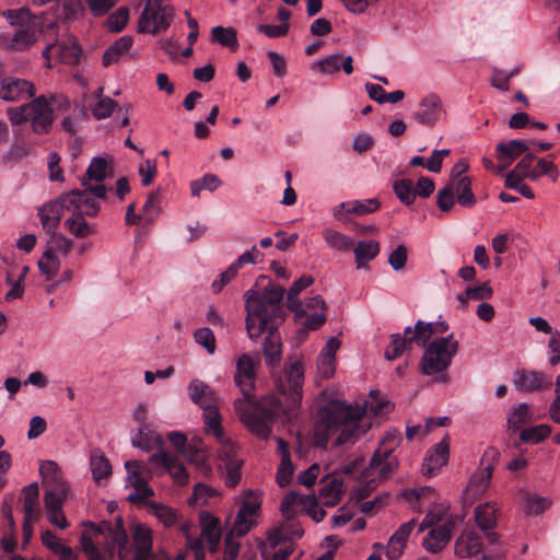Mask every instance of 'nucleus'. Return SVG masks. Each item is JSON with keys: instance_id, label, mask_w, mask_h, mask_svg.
Returning a JSON list of instances; mask_svg holds the SVG:
<instances>
[{"instance_id": "nucleus-1", "label": "nucleus", "mask_w": 560, "mask_h": 560, "mask_svg": "<svg viewBox=\"0 0 560 560\" xmlns=\"http://www.w3.org/2000/svg\"><path fill=\"white\" fill-rule=\"evenodd\" d=\"M257 364L248 354H242L236 362L234 381L240 387L243 398L234 401L235 412L252 433L260 439H268L271 425L281 415H290L296 410L302 401V387L304 369L300 361L291 363L276 382L279 393L285 397V402L275 395L261 398L257 404L250 405Z\"/></svg>"}, {"instance_id": "nucleus-2", "label": "nucleus", "mask_w": 560, "mask_h": 560, "mask_svg": "<svg viewBox=\"0 0 560 560\" xmlns=\"http://www.w3.org/2000/svg\"><path fill=\"white\" fill-rule=\"evenodd\" d=\"M378 394V390H371V400L365 401L364 407L352 406L340 400L330 401L324 406L314 429L316 445L326 447L329 439L335 434H338L335 445L354 444L371 428V423L364 419L368 411L378 416L392 409L388 401L377 400Z\"/></svg>"}, {"instance_id": "nucleus-3", "label": "nucleus", "mask_w": 560, "mask_h": 560, "mask_svg": "<svg viewBox=\"0 0 560 560\" xmlns=\"http://www.w3.org/2000/svg\"><path fill=\"white\" fill-rule=\"evenodd\" d=\"M284 289L269 284L261 293H246V330L249 339H257L268 331L262 342V353L267 366L275 369L282 360V342L277 325L283 320L282 300Z\"/></svg>"}, {"instance_id": "nucleus-4", "label": "nucleus", "mask_w": 560, "mask_h": 560, "mask_svg": "<svg viewBox=\"0 0 560 560\" xmlns=\"http://www.w3.org/2000/svg\"><path fill=\"white\" fill-rule=\"evenodd\" d=\"M399 444V438L387 433L375 450L369 467L363 472V479L371 478L372 481H383L393 476L398 468V459L393 454Z\"/></svg>"}, {"instance_id": "nucleus-5", "label": "nucleus", "mask_w": 560, "mask_h": 560, "mask_svg": "<svg viewBox=\"0 0 560 560\" xmlns=\"http://www.w3.org/2000/svg\"><path fill=\"white\" fill-rule=\"evenodd\" d=\"M458 351V342L453 340V334L436 338L429 342L420 361L421 372L434 375L445 372Z\"/></svg>"}, {"instance_id": "nucleus-6", "label": "nucleus", "mask_w": 560, "mask_h": 560, "mask_svg": "<svg viewBox=\"0 0 560 560\" xmlns=\"http://www.w3.org/2000/svg\"><path fill=\"white\" fill-rule=\"evenodd\" d=\"M174 20V8L168 0H147L138 20V31L145 34L165 32Z\"/></svg>"}, {"instance_id": "nucleus-7", "label": "nucleus", "mask_w": 560, "mask_h": 560, "mask_svg": "<svg viewBox=\"0 0 560 560\" xmlns=\"http://www.w3.org/2000/svg\"><path fill=\"white\" fill-rule=\"evenodd\" d=\"M56 101L57 97L55 95H51L49 101L46 96L40 95L26 103L27 121L31 122L33 132L46 135L50 131L54 122L51 102Z\"/></svg>"}, {"instance_id": "nucleus-8", "label": "nucleus", "mask_w": 560, "mask_h": 560, "mask_svg": "<svg viewBox=\"0 0 560 560\" xmlns=\"http://www.w3.org/2000/svg\"><path fill=\"white\" fill-rule=\"evenodd\" d=\"M125 468L128 471L127 485L133 488L129 493L127 500L133 504H142L148 498L154 495L153 489L148 485L147 480L141 474L144 464L140 460H128L125 463Z\"/></svg>"}, {"instance_id": "nucleus-9", "label": "nucleus", "mask_w": 560, "mask_h": 560, "mask_svg": "<svg viewBox=\"0 0 560 560\" xmlns=\"http://www.w3.org/2000/svg\"><path fill=\"white\" fill-rule=\"evenodd\" d=\"M55 54L58 61L68 66H77L80 62L82 48L79 43L71 38L68 42L56 40L48 44L42 52L46 60V67L51 68L50 55Z\"/></svg>"}, {"instance_id": "nucleus-10", "label": "nucleus", "mask_w": 560, "mask_h": 560, "mask_svg": "<svg viewBox=\"0 0 560 560\" xmlns=\"http://www.w3.org/2000/svg\"><path fill=\"white\" fill-rule=\"evenodd\" d=\"M34 95V84L25 79L7 77L0 80V100L4 102H21Z\"/></svg>"}, {"instance_id": "nucleus-11", "label": "nucleus", "mask_w": 560, "mask_h": 560, "mask_svg": "<svg viewBox=\"0 0 560 560\" xmlns=\"http://www.w3.org/2000/svg\"><path fill=\"white\" fill-rule=\"evenodd\" d=\"M82 185L85 187L83 190L74 189L69 194L61 195V199L67 210H73V212H83L84 199L89 194L94 195L96 198L106 197V188L103 184L89 185L85 178H82Z\"/></svg>"}, {"instance_id": "nucleus-12", "label": "nucleus", "mask_w": 560, "mask_h": 560, "mask_svg": "<svg viewBox=\"0 0 560 560\" xmlns=\"http://www.w3.org/2000/svg\"><path fill=\"white\" fill-rule=\"evenodd\" d=\"M448 458L450 439L446 436L428 451L422 464V474L424 476H434L443 466L447 464Z\"/></svg>"}, {"instance_id": "nucleus-13", "label": "nucleus", "mask_w": 560, "mask_h": 560, "mask_svg": "<svg viewBox=\"0 0 560 560\" xmlns=\"http://www.w3.org/2000/svg\"><path fill=\"white\" fill-rule=\"evenodd\" d=\"M513 385L523 392H538L551 385V377L538 371L516 370L513 375Z\"/></svg>"}, {"instance_id": "nucleus-14", "label": "nucleus", "mask_w": 560, "mask_h": 560, "mask_svg": "<svg viewBox=\"0 0 560 560\" xmlns=\"http://www.w3.org/2000/svg\"><path fill=\"white\" fill-rule=\"evenodd\" d=\"M199 522L201 533L197 538H201L202 541L206 539L209 551L215 552L219 548L222 536L220 520L208 512H201L199 514Z\"/></svg>"}, {"instance_id": "nucleus-15", "label": "nucleus", "mask_w": 560, "mask_h": 560, "mask_svg": "<svg viewBox=\"0 0 560 560\" xmlns=\"http://www.w3.org/2000/svg\"><path fill=\"white\" fill-rule=\"evenodd\" d=\"M132 547L135 549L133 557H142L144 560H153V537L152 530L142 523L131 526Z\"/></svg>"}, {"instance_id": "nucleus-16", "label": "nucleus", "mask_w": 560, "mask_h": 560, "mask_svg": "<svg viewBox=\"0 0 560 560\" xmlns=\"http://www.w3.org/2000/svg\"><path fill=\"white\" fill-rule=\"evenodd\" d=\"M455 524L453 521H445L443 524L430 529L423 538V547L431 553H438L445 548L452 537Z\"/></svg>"}, {"instance_id": "nucleus-17", "label": "nucleus", "mask_w": 560, "mask_h": 560, "mask_svg": "<svg viewBox=\"0 0 560 560\" xmlns=\"http://www.w3.org/2000/svg\"><path fill=\"white\" fill-rule=\"evenodd\" d=\"M528 150V145L523 140H511L500 142L497 145V160L499 161L498 172L501 173L508 168L518 156Z\"/></svg>"}, {"instance_id": "nucleus-18", "label": "nucleus", "mask_w": 560, "mask_h": 560, "mask_svg": "<svg viewBox=\"0 0 560 560\" xmlns=\"http://www.w3.org/2000/svg\"><path fill=\"white\" fill-rule=\"evenodd\" d=\"M150 462L155 465L163 466L172 476L173 480L184 486L188 482V472L183 464L177 458L167 452H159L150 457Z\"/></svg>"}, {"instance_id": "nucleus-19", "label": "nucleus", "mask_w": 560, "mask_h": 560, "mask_svg": "<svg viewBox=\"0 0 560 560\" xmlns=\"http://www.w3.org/2000/svg\"><path fill=\"white\" fill-rule=\"evenodd\" d=\"M65 209L66 206L61 197L49 201L38 209L42 226L47 233L56 232Z\"/></svg>"}, {"instance_id": "nucleus-20", "label": "nucleus", "mask_w": 560, "mask_h": 560, "mask_svg": "<svg viewBox=\"0 0 560 560\" xmlns=\"http://www.w3.org/2000/svg\"><path fill=\"white\" fill-rule=\"evenodd\" d=\"M416 526V520L401 524L387 542L386 557L397 560L404 552L409 535Z\"/></svg>"}, {"instance_id": "nucleus-21", "label": "nucleus", "mask_w": 560, "mask_h": 560, "mask_svg": "<svg viewBox=\"0 0 560 560\" xmlns=\"http://www.w3.org/2000/svg\"><path fill=\"white\" fill-rule=\"evenodd\" d=\"M443 114L441 100L435 94L425 96L420 103V110L415 115V118L422 125L433 126L436 124Z\"/></svg>"}, {"instance_id": "nucleus-22", "label": "nucleus", "mask_w": 560, "mask_h": 560, "mask_svg": "<svg viewBox=\"0 0 560 560\" xmlns=\"http://www.w3.org/2000/svg\"><path fill=\"white\" fill-rule=\"evenodd\" d=\"M303 530L301 526L293 520H287L279 527L272 528L268 533V542L271 548H277L281 542L294 540L302 537Z\"/></svg>"}, {"instance_id": "nucleus-23", "label": "nucleus", "mask_w": 560, "mask_h": 560, "mask_svg": "<svg viewBox=\"0 0 560 560\" xmlns=\"http://www.w3.org/2000/svg\"><path fill=\"white\" fill-rule=\"evenodd\" d=\"M24 520L38 521L40 517L38 483H30L22 489Z\"/></svg>"}, {"instance_id": "nucleus-24", "label": "nucleus", "mask_w": 560, "mask_h": 560, "mask_svg": "<svg viewBox=\"0 0 560 560\" xmlns=\"http://www.w3.org/2000/svg\"><path fill=\"white\" fill-rule=\"evenodd\" d=\"M381 207V202L377 198H371L365 200H352L340 203L334 209V215L337 219H342L343 212L352 213L357 215H364L376 211Z\"/></svg>"}, {"instance_id": "nucleus-25", "label": "nucleus", "mask_w": 560, "mask_h": 560, "mask_svg": "<svg viewBox=\"0 0 560 560\" xmlns=\"http://www.w3.org/2000/svg\"><path fill=\"white\" fill-rule=\"evenodd\" d=\"M481 537L475 532H463L455 541V555L459 558H471L481 551Z\"/></svg>"}, {"instance_id": "nucleus-26", "label": "nucleus", "mask_w": 560, "mask_h": 560, "mask_svg": "<svg viewBox=\"0 0 560 560\" xmlns=\"http://www.w3.org/2000/svg\"><path fill=\"white\" fill-rule=\"evenodd\" d=\"M191 400L199 405L203 410L218 405L214 390L205 382L195 380L188 385Z\"/></svg>"}, {"instance_id": "nucleus-27", "label": "nucleus", "mask_w": 560, "mask_h": 560, "mask_svg": "<svg viewBox=\"0 0 560 560\" xmlns=\"http://www.w3.org/2000/svg\"><path fill=\"white\" fill-rule=\"evenodd\" d=\"M499 506L495 502H486L475 508L474 515L477 526L487 532L498 525Z\"/></svg>"}, {"instance_id": "nucleus-28", "label": "nucleus", "mask_w": 560, "mask_h": 560, "mask_svg": "<svg viewBox=\"0 0 560 560\" xmlns=\"http://www.w3.org/2000/svg\"><path fill=\"white\" fill-rule=\"evenodd\" d=\"M133 39L125 35L113 43L103 54V66L109 67L116 63L120 58L127 56L132 47Z\"/></svg>"}, {"instance_id": "nucleus-29", "label": "nucleus", "mask_w": 560, "mask_h": 560, "mask_svg": "<svg viewBox=\"0 0 560 560\" xmlns=\"http://www.w3.org/2000/svg\"><path fill=\"white\" fill-rule=\"evenodd\" d=\"M492 478V474L490 467L481 468L470 477L468 485L466 487V495L471 500L480 497L489 487L490 480Z\"/></svg>"}, {"instance_id": "nucleus-30", "label": "nucleus", "mask_w": 560, "mask_h": 560, "mask_svg": "<svg viewBox=\"0 0 560 560\" xmlns=\"http://www.w3.org/2000/svg\"><path fill=\"white\" fill-rule=\"evenodd\" d=\"M411 335V327L408 326L404 329V336L400 334H393L390 336L392 342L385 350V358L389 361L396 360L402 355L404 352L411 350L412 342L409 338Z\"/></svg>"}, {"instance_id": "nucleus-31", "label": "nucleus", "mask_w": 560, "mask_h": 560, "mask_svg": "<svg viewBox=\"0 0 560 560\" xmlns=\"http://www.w3.org/2000/svg\"><path fill=\"white\" fill-rule=\"evenodd\" d=\"M343 494V481L340 478H331L322 486L318 497L326 506H335L341 501Z\"/></svg>"}, {"instance_id": "nucleus-32", "label": "nucleus", "mask_w": 560, "mask_h": 560, "mask_svg": "<svg viewBox=\"0 0 560 560\" xmlns=\"http://www.w3.org/2000/svg\"><path fill=\"white\" fill-rule=\"evenodd\" d=\"M448 184L452 185L460 206L471 208L476 205L477 199L471 190L470 177L464 176L460 179H448Z\"/></svg>"}, {"instance_id": "nucleus-33", "label": "nucleus", "mask_w": 560, "mask_h": 560, "mask_svg": "<svg viewBox=\"0 0 560 560\" xmlns=\"http://www.w3.org/2000/svg\"><path fill=\"white\" fill-rule=\"evenodd\" d=\"M68 483H59L57 487H47L44 494L45 511L61 510L62 504L68 497Z\"/></svg>"}, {"instance_id": "nucleus-34", "label": "nucleus", "mask_w": 560, "mask_h": 560, "mask_svg": "<svg viewBox=\"0 0 560 560\" xmlns=\"http://www.w3.org/2000/svg\"><path fill=\"white\" fill-rule=\"evenodd\" d=\"M357 268L361 269L373 260L380 253V244L376 241H361L353 248Z\"/></svg>"}, {"instance_id": "nucleus-35", "label": "nucleus", "mask_w": 560, "mask_h": 560, "mask_svg": "<svg viewBox=\"0 0 560 560\" xmlns=\"http://www.w3.org/2000/svg\"><path fill=\"white\" fill-rule=\"evenodd\" d=\"M132 445L144 452H150L154 448L163 446V439L147 428H139L138 434L132 440Z\"/></svg>"}, {"instance_id": "nucleus-36", "label": "nucleus", "mask_w": 560, "mask_h": 560, "mask_svg": "<svg viewBox=\"0 0 560 560\" xmlns=\"http://www.w3.org/2000/svg\"><path fill=\"white\" fill-rule=\"evenodd\" d=\"M326 244L337 252H349L353 247V240L336 230L326 228L322 231Z\"/></svg>"}, {"instance_id": "nucleus-37", "label": "nucleus", "mask_w": 560, "mask_h": 560, "mask_svg": "<svg viewBox=\"0 0 560 560\" xmlns=\"http://www.w3.org/2000/svg\"><path fill=\"white\" fill-rule=\"evenodd\" d=\"M65 225L70 233L78 238H83L95 233V229L84 219L83 212H73V214L65 221Z\"/></svg>"}, {"instance_id": "nucleus-38", "label": "nucleus", "mask_w": 560, "mask_h": 560, "mask_svg": "<svg viewBox=\"0 0 560 560\" xmlns=\"http://www.w3.org/2000/svg\"><path fill=\"white\" fill-rule=\"evenodd\" d=\"M108 537L112 539V545L107 546L108 558L113 557L114 546L119 548V555L121 556V551L126 550L128 545V535L124 528L121 517H117L115 524L110 526Z\"/></svg>"}, {"instance_id": "nucleus-39", "label": "nucleus", "mask_w": 560, "mask_h": 560, "mask_svg": "<svg viewBox=\"0 0 560 560\" xmlns=\"http://www.w3.org/2000/svg\"><path fill=\"white\" fill-rule=\"evenodd\" d=\"M39 474L43 478V485L47 487H57L59 483H67L62 478L58 464L54 460H44L39 466Z\"/></svg>"}, {"instance_id": "nucleus-40", "label": "nucleus", "mask_w": 560, "mask_h": 560, "mask_svg": "<svg viewBox=\"0 0 560 560\" xmlns=\"http://www.w3.org/2000/svg\"><path fill=\"white\" fill-rule=\"evenodd\" d=\"M520 495L525 504V511L527 514L538 515L551 506V501L547 497L532 494L525 490H522Z\"/></svg>"}, {"instance_id": "nucleus-41", "label": "nucleus", "mask_w": 560, "mask_h": 560, "mask_svg": "<svg viewBox=\"0 0 560 560\" xmlns=\"http://www.w3.org/2000/svg\"><path fill=\"white\" fill-rule=\"evenodd\" d=\"M90 466L93 479L98 482L103 478H107L112 474L109 460L100 451H94L90 457Z\"/></svg>"}, {"instance_id": "nucleus-42", "label": "nucleus", "mask_w": 560, "mask_h": 560, "mask_svg": "<svg viewBox=\"0 0 560 560\" xmlns=\"http://www.w3.org/2000/svg\"><path fill=\"white\" fill-rule=\"evenodd\" d=\"M37 42L36 32L30 27L20 28L13 35L10 47L16 51H25Z\"/></svg>"}, {"instance_id": "nucleus-43", "label": "nucleus", "mask_w": 560, "mask_h": 560, "mask_svg": "<svg viewBox=\"0 0 560 560\" xmlns=\"http://www.w3.org/2000/svg\"><path fill=\"white\" fill-rule=\"evenodd\" d=\"M203 421L208 433H212L217 440H221L223 438V429L218 405L203 410Z\"/></svg>"}, {"instance_id": "nucleus-44", "label": "nucleus", "mask_w": 560, "mask_h": 560, "mask_svg": "<svg viewBox=\"0 0 560 560\" xmlns=\"http://www.w3.org/2000/svg\"><path fill=\"white\" fill-rule=\"evenodd\" d=\"M211 40L235 50L238 46L236 32L232 27L214 26L211 28Z\"/></svg>"}, {"instance_id": "nucleus-45", "label": "nucleus", "mask_w": 560, "mask_h": 560, "mask_svg": "<svg viewBox=\"0 0 560 560\" xmlns=\"http://www.w3.org/2000/svg\"><path fill=\"white\" fill-rule=\"evenodd\" d=\"M153 515L165 526L172 527L177 522V511L171 506L154 501L147 503Z\"/></svg>"}, {"instance_id": "nucleus-46", "label": "nucleus", "mask_w": 560, "mask_h": 560, "mask_svg": "<svg viewBox=\"0 0 560 560\" xmlns=\"http://www.w3.org/2000/svg\"><path fill=\"white\" fill-rule=\"evenodd\" d=\"M433 323H425L423 320H418L415 324L413 329L411 328V335H409V338L413 343H416L419 347H425L429 345V340L433 336Z\"/></svg>"}, {"instance_id": "nucleus-47", "label": "nucleus", "mask_w": 560, "mask_h": 560, "mask_svg": "<svg viewBox=\"0 0 560 560\" xmlns=\"http://www.w3.org/2000/svg\"><path fill=\"white\" fill-rule=\"evenodd\" d=\"M551 434L548 424H538L521 431L520 439L524 443L538 444Z\"/></svg>"}, {"instance_id": "nucleus-48", "label": "nucleus", "mask_w": 560, "mask_h": 560, "mask_svg": "<svg viewBox=\"0 0 560 560\" xmlns=\"http://www.w3.org/2000/svg\"><path fill=\"white\" fill-rule=\"evenodd\" d=\"M108 163L104 158H93L85 173L86 183L95 180L101 184L107 177Z\"/></svg>"}, {"instance_id": "nucleus-49", "label": "nucleus", "mask_w": 560, "mask_h": 560, "mask_svg": "<svg viewBox=\"0 0 560 560\" xmlns=\"http://www.w3.org/2000/svg\"><path fill=\"white\" fill-rule=\"evenodd\" d=\"M103 91V88L97 89L96 96L98 97V101L92 108L93 116L98 120L108 118L117 105L116 102L110 97H102Z\"/></svg>"}, {"instance_id": "nucleus-50", "label": "nucleus", "mask_w": 560, "mask_h": 560, "mask_svg": "<svg viewBox=\"0 0 560 560\" xmlns=\"http://www.w3.org/2000/svg\"><path fill=\"white\" fill-rule=\"evenodd\" d=\"M530 419L529 406L521 402L514 407L508 417L509 430L515 432Z\"/></svg>"}, {"instance_id": "nucleus-51", "label": "nucleus", "mask_w": 560, "mask_h": 560, "mask_svg": "<svg viewBox=\"0 0 560 560\" xmlns=\"http://www.w3.org/2000/svg\"><path fill=\"white\" fill-rule=\"evenodd\" d=\"M393 190L401 203L410 206L415 202L416 192L410 179H397L393 184Z\"/></svg>"}, {"instance_id": "nucleus-52", "label": "nucleus", "mask_w": 560, "mask_h": 560, "mask_svg": "<svg viewBox=\"0 0 560 560\" xmlns=\"http://www.w3.org/2000/svg\"><path fill=\"white\" fill-rule=\"evenodd\" d=\"M192 526L191 522H184L180 525V532L185 535L187 545L190 551H192L195 560H206L205 547L201 538L192 537L190 535Z\"/></svg>"}, {"instance_id": "nucleus-53", "label": "nucleus", "mask_w": 560, "mask_h": 560, "mask_svg": "<svg viewBox=\"0 0 560 560\" xmlns=\"http://www.w3.org/2000/svg\"><path fill=\"white\" fill-rule=\"evenodd\" d=\"M38 268L47 280H51L60 268V261L51 249H47L38 260Z\"/></svg>"}, {"instance_id": "nucleus-54", "label": "nucleus", "mask_w": 560, "mask_h": 560, "mask_svg": "<svg viewBox=\"0 0 560 560\" xmlns=\"http://www.w3.org/2000/svg\"><path fill=\"white\" fill-rule=\"evenodd\" d=\"M342 60V54H332L318 61L313 62L312 68L317 69L324 74H335L340 70V62Z\"/></svg>"}, {"instance_id": "nucleus-55", "label": "nucleus", "mask_w": 560, "mask_h": 560, "mask_svg": "<svg viewBox=\"0 0 560 560\" xmlns=\"http://www.w3.org/2000/svg\"><path fill=\"white\" fill-rule=\"evenodd\" d=\"M220 185L221 180L217 175L206 174L200 179L190 183L191 195L197 197L203 189L214 191Z\"/></svg>"}, {"instance_id": "nucleus-56", "label": "nucleus", "mask_w": 560, "mask_h": 560, "mask_svg": "<svg viewBox=\"0 0 560 560\" xmlns=\"http://www.w3.org/2000/svg\"><path fill=\"white\" fill-rule=\"evenodd\" d=\"M194 340L203 347L209 354H213L217 349L215 337L213 331L208 327L198 328L194 332Z\"/></svg>"}, {"instance_id": "nucleus-57", "label": "nucleus", "mask_w": 560, "mask_h": 560, "mask_svg": "<svg viewBox=\"0 0 560 560\" xmlns=\"http://www.w3.org/2000/svg\"><path fill=\"white\" fill-rule=\"evenodd\" d=\"M220 446L218 450L219 458L226 464H231L232 462H243L237 457V448L233 442L226 440L224 436L219 440Z\"/></svg>"}, {"instance_id": "nucleus-58", "label": "nucleus", "mask_w": 560, "mask_h": 560, "mask_svg": "<svg viewBox=\"0 0 560 560\" xmlns=\"http://www.w3.org/2000/svg\"><path fill=\"white\" fill-rule=\"evenodd\" d=\"M32 151H33V147L31 143H28L24 140L15 141L9 148V150L5 154V159L8 161H20V160L27 158Z\"/></svg>"}, {"instance_id": "nucleus-59", "label": "nucleus", "mask_w": 560, "mask_h": 560, "mask_svg": "<svg viewBox=\"0 0 560 560\" xmlns=\"http://www.w3.org/2000/svg\"><path fill=\"white\" fill-rule=\"evenodd\" d=\"M436 203L441 211L447 212L455 205V194L448 183L438 191Z\"/></svg>"}, {"instance_id": "nucleus-60", "label": "nucleus", "mask_w": 560, "mask_h": 560, "mask_svg": "<svg viewBox=\"0 0 560 560\" xmlns=\"http://www.w3.org/2000/svg\"><path fill=\"white\" fill-rule=\"evenodd\" d=\"M84 7L82 0H63L61 16L65 20H78L83 15Z\"/></svg>"}, {"instance_id": "nucleus-61", "label": "nucleus", "mask_w": 560, "mask_h": 560, "mask_svg": "<svg viewBox=\"0 0 560 560\" xmlns=\"http://www.w3.org/2000/svg\"><path fill=\"white\" fill-rule=\"evenodd\" d=\"M535 156L526 154L515 166L514 171L522 177L535 180L538 178L537 170L532 167Z\"/></svg>"}, {"instance_id": "nucleus-62", "label": "nucleus", "mask_w": 560, "mask_h": 560, "mask_svg": "<svg viewBox=\"0 0 560 560\" xmlns=\"http://www.w3.org/2000/svg\"><path fill=\"white\" fill-rule=\"evenodd\" d=\"M129 21V9L120 7L108 18L109 28L116 32L121 31Z\"/></svg>"}, {"instance_id": "nucleus-63", "label": "nucleus", "mask_w": 560, "mask_h": 560, "mask_svg": "<svg viewBox=\"0 0 560 560\" xmlns=\"http://www.w3.org/2000/svg\"><path fill=\"white\" fill-rule=\"evenodd\" d=\"M160 191H153L148 196L147 201L142 207L143 218L152 222L159 213Z\"/></svg>"}, {"instance_id": "nucleus-64", "label": "nucleus", "mask_w": 560, "mask_h": 560, "mask_svg": "<svg viewBox=\"0 0 560 560\" xmlns=\"http://www.w3.org/2000/svg\"><path fill=\"white\" fill-rule=\"evenodd\" d=\"M408 258L407 247L402 244H399L389 255L388 264L389 266L398 271L406 266Z\"/></svg>"}]
</instances>
